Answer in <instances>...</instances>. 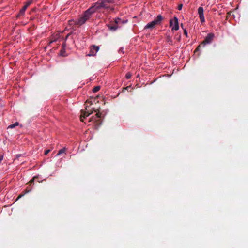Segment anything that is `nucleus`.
Listing matches in <instances>:
<instances>
[{"instance_id": "obj_31", "label": "nucleus", "mask_w": 248, "mask_h": 248, "mask_svg": "<svg viewBox=\"0 0 248 248\" xmlns=\"http://www.w3.org/2000/svg\"><path fill=\"white\" fill-rule=\"evenodd\" d=\"M69 35H70V34H68L66 35V37H65V40H64V41H65L67 39V38H68V37H69Z\"/></svg>"}, {"instance_id": "obj_17", "label": "nucleus", "mask_w": 248, "mask_h": 248, "mask_svg": "<svg viewBox=\"0 0 248 248\" xmlns=\"http://www.w3.org/2000/svg\"><path fill=\"white\" fill-rule=\"evenodd\" d=\"M26 9H25L24 8H22L20 11H19V14H18L17 15V16H22L24 14L25 11H26Z\"/></svg>"}, {"instance_id": "obj_22", "label": "nucleus", "mask_w": 248, "mask_h": 248, "mask_svg": "<svg viewBox=\"0 0 248 248\" xmlns=\"http://www.w3.org/2000/svg\"><path fill=\"white\" fill-rule=\"evenodd\" d=\"M131 77V74L130 73H127L125 75V78L127 79H130Z\"/></svg>"}, {"instance_id": "obj_36", "label": "nucleus", "mask_w": 248, "mask_h": 248, "mask_svg": "<svg viewBox=\"0 0 248 248\" xmlns=\"http://www.w3.org/2000/svg\"><path fill=\"white\" fill-rule=\"evenodd\" d=\"M23 195H24V194H23V195H20L18 197V198H19L21 197Z\"/></svg>"}, {"instance_id": "obj_35", "label": "nucleus", "mask_w": 248, "mask_h": 248, "mask_svg": "<svg viewBox=\"0 0 248 248\" xmlns=\"http://www.w3.org/2000/svg\"><path fill=\"white\" fill-rule=\"evenodd\" d=\"M61 55H62V56H64L63 53H62V50H61Z\"/></svg>"}, {"instance_id": "obj_30", "label": "nucleus", "mask_w": 248, "mask_h": 248, "mask_svg": "<svg viewBox=\"0 0 248 248\" xmlns=\"http://www.w3.org/2000/svg\"><path fill=\"white\" fill-rule=\"evenodd\" d=\"M126 22H127V20H125V21H124V20H123V21H122V20H121V23H122V24H124V23H126Z\"/></svg>"}, {"instance_id": "obj_4", "label": "nucleus", "mask_w": 248, "mask_h": 248, "mask_svg": "<svg viewBox=\"0 0 248 248\" xmlns=\"http://www.w3.org/2000/svg\"><path fill=\"white\" fill-rule=\"evenodd\" d=\"M101 114L99 112H96L95 116H93L89 119V122L93 124L95 128H98L101 124Z\"/></svg>"}, {"instance_id": "obj_26", "label": "nucleus", "mask_w": 248, "mask_h": 248, "mask_svg": "<svg viewBox=\"0 0 248 248\" xmlns=\"http://www.w3.org/2000/svg\"><path fill=\"white\" fill-rule=\"evenodd\" d=\"M151 24L154 26L155 28L156 25H157L156 23L153 20L152 22H150Z\"/></svg>"}, {"instance_id": "obj_39", "label": "nucleus", "mask_w": 248, "mask_h": 248, "mask_svg": "<svg viewBox=\"0 0 248 248\" xmlns=\"http://www.w3.org/2000/svg\"><path fill=\"white\" fill-rule=\"evenodd\" d=\"M29 192V191H27L26 192V193H28Z\"/></svg>"}, {"instance_id": "obj_23", "label": "nucleus", "mask_w": 248, "mask_h": 248, "mask_svg": "<svg viewBox=\"0 0 248 248\" xmlns=\"http://www.w3.org/2000/svg\"><path fill=\"white\" fill-rule=\"evenodd\" d=\"M119 53H122V54L124 53V48L123 47H121L119 50Z\"/></svg>"}, {"instance_id": "obj_14", "label": "nucleus", "mask_w": 248, "mask_h": 248, "mask_svg": "<svg viewBox=\"0 0 248 248\" xmlns=\"http://www.w3.org/2000/svg\"><path fill=\"white\" fill-rule=\"evenodd\" d=\"M19 125L18 122H16L13 124H10L7 127V129H13L15 128L16 126H18Z\"/></svg>"}, {"instance_id": "obj_15", "label": "nucleus", "mask_w": 248, "mask_h": 248, "mask_svg": "<svg viewBox=\"0 0 248 248\" xmlns=\"http://www.w3.org/2000/svg\"><path fill=\"white\" fill-rule=\"evenodd\" d=\"M112 21L115 23V24H117L118 26L121 23V19L118 17L114 19V20Z\"/></svg>"}, {"instance_id": "obj_20", "label": "nucleus", "mask_w": 248, "mask_h": 248, "mask_svg": "<svg viewBox=\"0 0 248 248\" xmlns=\"http://www.w3.org/2000/svg\"><path fill=\"white\" fill-rule=\"evenodd\" d=\"M100 89V87L99 86H95L94 87V88L93 89V93H96L98 92Z\"/></svg>"}, {"instance_id": "obj_6", "label": "nucleus", "mask_w": 248, "mask_h": 248, "mask_svg": "<svg viewBox=\"0 0 248 248\" xmlns=\"http://www.w3.org/2000/svg\"><path fill=\"white\" fill-rule=\"evenodd\" d=\"M170 25L172 27V30L177 31L179 29L178 19L176 17H174L173 20L170 21Z\"/></svg>"}, {"instance_id": "obj_1", "label": "nucleus", "mask_w": 248, "mask_h": 248, "mask_svg": "<svg viewBox=\"0 0 248 248\" xmlns=\"http://www.w3.org/2000/svg\"><path fill=\"white\" fill-rule=\"evenodd\" d=\"M98 10L97 6L94 4L93 5L86 10L78 20L76 21H70V24L73 22L76 25L81 26L90 19L92 17L93 14Z\"/></svg>"}, {"instance_id": "obj_8", "label": "nucleus", "mask_w": 248, "mask_h": 248, "mask_svg": "<svg viewBox=\"0 0 248 248\" xmlns=\"http://www.w3.org/2000/svg\"><path fill=\"white\" fill-rule=\"evenodd\" d=\"M99 47L95 45L91 46L90 52L88 54L89 56H94L96 55V53L98 51Z\"/></svg>"}, {"instance_id": "obj_19", "label": "nucleus", "mask_w": 248, "mask_h": 248, "mask_svg": "<svg viewBox=\"0 0 248 248\" xmlns=\"http://www.w3.org/2000/svg\"><path fill=\"white\" fill-rule=\"evenodd\" d=\"M65 151V149L64 148H62V149H61V150H60L58 152V153H57V155H61L62 154V153H64Z\"/></svg>"}, {"instance_id": "obj_34", "label": "nucleus", "mask_w": 248, "mask_h": 248, "mask_svg": "<svg viewBox=\"0 0 248 248\" xmlns=\"http://www.w3.org/2000/svg\"><path fill=\"white\" fill-rule=\"evenodd\" d=\"M65 46V43L62 44V47L64 48Z\"/></svg>"}, {"instance_id": "obj_25", "label": "nucleus", "mask_w": 248, "mask_h": 248, "mask_svg": "<svg viewBox=\"0 0 248 248\" xmlns=\"http://www.w3.org/2000/svg\"><path fill=\"white\" fill-rule=\"evenodd\" d=\"M151 24L154 26L155 28L156 25H157L156 23L153 20L152 22H150Z\"/></svg>"}, {"instance_id": "obj_37", "label": "nucleus", "mask_w": 248, "mask_h": 248, "mask_svg": "<svg viewBox=\"0 0 248 248\" xmlns=\"http://www.w3.org/2000/svg\"><path fill=\"white\" fill-rule=\"evenodd\" d=\"M181 26L182 28L183 29V24H181Z\"/></svg>"}, {"instance_id": "obj_12", "label": "nucleus", "mask_w": 248, "mask_h": 248, "mask_svg": "<svg viewBox=\"0 0 248 248\" xmlns=\"http://www.w3.org/2000/svg\"><path fill=\"white\" fill-rule=\"evenodd\" d=\"M163 17L161 15H158L154 21L158 25H160L163 20Z\"/></svg>"}, {"instance_id": "obj_7", "label": "nucleus", "mask_w": 248, "mask_h": 248, "mask_svg": "<svg viewBox=\"0 0 248 248\" xmlns=\"http://www.w3.org/2000/svg\"><path fill=\"white\" fill-rule=\"evenodd\" d=\"M85 108L86 110H81V111L80 120L82 122H84V120L93 113V111L88 109L87 106H86Z\"/></svg>"}, {"instance_id": "obj_29", "label": "nucleus", "mask_w": 248, "mask_h": 248, "mask_svg": "<svg viewBox=\"0 0 248 248\" xmlns=\"http://www.w3.org/2000/svg\"><path fill=\"white\" fill-rule=\"evenodd\" d=\"M3 159V155H0V163H1Z\"/></svg>"}, {"instance_id": "obj_11", "label": "nucleus", "mask_w": 248, "mask_h": 248, "mask_svg": "<svg viewBox=\"0 0 248 248\" xmlns=\"http://www.w3.org/2000/svg\"><path fill=\"white\" fill-rule=\"evenodd\" d=\"M61 38L60 33H56L55 34H53L52 35L51 40L50 41V43H52L54 42H56L60 40Z\"/></svg>"}, {"instance_id": "obj_5", "label": "nucleus", "mask_w": 248, "mask_h": 248, "mask_svg": "<svg viewBox=\"0 0 248 248\" xmlns=\"http://www.w3.org/2000/svg\"><path fill=\"white\" fill-rule=\"evenodd\" d=\"M215 37V34L213 33H208L207 36L205 37L204 41L198 46L197 48L196 49V51H198L199 50V48L201 47H204L206 44H209L212 43L214 38Z\"/></svg>"}, {"instance_id": "obj_24", "label": "nucleus", "mask_w": 248, "mask_h": 248, "mask_svg": "<svg viewBox=\"0 0 248 248\" xmlns=\"http://www.w3.org/2000/svg\"><path fill=\"white\" fill-rule=\"evenodd\" d=\"M182 7H183V4H179L178 6V9L179 10H182Z\"/></svg>"}, {"instance_id": "obj_21", "label": "nucleus", "mask_w": 248, "mask_h": 248, "mask_svg": "<svg viewBox=\"0 0 248 248\" xmlns=\"http://www.w3.org/2000/svg\"><path fill=\"white\" fill-rule=\"evenodd\" d=\"M32 0H28L26 3L25 5H27V6L28 7L32 3Z\"/></svg>"}, {"instance_id": "obj_13", "label": "nucleus", "mask_w": 248, "mask_h": 248, "mask_svg": "<svg viewBox=\"0 0 248 248\" xmlns=\"http://www.w3.org/2000/svg\"><path fill=\"white\" fill-rule=\"evenodd\" d=\"M166 42L169 45H172L173 44V41L170 35H167L166 36Z\"/></svg>"}, {"instance_id": "obj_10", "label": "nucleus", "mask_w": 248, "mask_h": 248, "mask_svg": "<svg viewBox=\"0 0 248 248\" xmlns=\"http://www.w3.org/2000/svg\"><path fill=\"white\" fill-rule=\"evenodd\" d=\"M107 26L109 30L113 31H116L119 27L112 20L108 24Z\"/></svg>"}, {"instance_id": "obj_18", "label": "nucleus", "mask_w": 248, "mask_h": 248, "mask_svg": "<svg viewBox=\"0 0 248 248\" xmlns=\"http://www.w3.org/2000/svg\"><path fill=\"white\" fill-rule=\"evenodd\" d=\"M26 9H25L24 8H22L20 11H19V14H18L17 15V16H22L24 14L25 11H26Z\"/></svg>"}, {"instance_id": "obj_33", "label": "nucleus", "mask_w": 248, "mask_h": 248, "mask_svg": "<svg viewBox=\"0 0 248 248\" xmlns=\"http://www.w3.org/2000/svg\"><path fill=\"white\" fill-rule=\"evenodd\" d=\"M34 179H35V177H34L33 179L31 180L30 181V182L31 183H32V182L34 181Z\"/></svg>"}, {"instance_id": "obj_27", "label": "nucleus", "mask_w": 248, "mask_h": 248, "mask_svg": "<svg viewBox=\"0 0 248 248\" xmlns=\"http://www.w3.org/2000/svg\"><path fill=\"white\" fill-rule=\"evenodd\" d=\"M183 30H184V33L186 37H187V36H188V35H188V33H187V31L186 30V29H183Z\"/></svg>"}, {"instance_id": "obj_16", "label": "nucleus", "mask_w": 248, "mask_h": 248, "mask_svg": "<svg viewBox=\"0 0 248 248\" xmlns=\"http://www.w3.org/2000/svg\"><path fill=\"white\" fill-rule=\"evenodd\" d=\"M154 27V26L151 24V23L150 22L149 23H148L144 27V29H153Z\"/></svg>"}, {"instance_id": "obj_2", "label": "nucleus", "mask_w": 248, "mask_h": 248, "mask_svg": "<svg viewBox=\"0 0 248 248\" xmlns=\"http://www.w3.org/2000/svg\"><path fill=\"white\" fill-rule=\"evenodd\" d=\"M98 10L97 6L94 4L93 5L86 10L78 20L76 21H70V24L73 22L76 25L81 26L90 19L92 17L93 14Z\"/></svg>"}, {"instance_id": "obj_28", "label": "nucleus", "mask_w": 248, "mask_h": 248, "mask_svg": "<svg viewBox=\"0 0 248 248\" xmlns=\"http://www.w3.org/2000/svg\"><path fill=\"white\" fill-rule=\"evenodd\" d=\"M50 152V150H46L45 151V155H47Z\"/></svg>"}, {"instance_id": "obj_9", "label": "nucleus", "mask_w": 248, "mask_h": 248, "mask_svg": "<svg viewBox=\"0 0 248 248\" xmlns=\"http://www.w3.org/2000/svg\"><path fill=\"white\" fill-rule=\"evenodd\" d=\"M198 13L199 16L200 21L202 23L205 22V18L204 16V10L202 7H199L198 9Z\"/></svg>"}, {"instance_id": "obj_38", "label": "nucleus", "mask_w": 248, "mask_h": 248, "mask_svg": "<svg viewBox=\"0 0 248 248\" xmlns=\"http://www.w3.org/2000/svg\"><path fill=\"white\" fill-rule=\"evenodd\" d=\"M89 102V101H87V102H86V104H87V103H88Z\"/></svg>"}, {"instance_id": "obj_3", "label": "nucleus", "mask_w": 248, "mask_h": 248, "mask_svg": "<svg viewBox=\"0 0 248 248\" xmlns=\"http://www.w3.org/2000/svg\"><path fill=\"white\" fill-rule=\"evenodd\" d=\"M115 1L116 0H99L94 4L99 10L103 8L107 12H112L114 11V7L110 4L115 3Z\"/></svg>"}, {"instance_id": "obj_32", "label": "nucleus", "mask_w": 248, "mask_h": 248, "mask_svg": "<svg viewBox=\"0 0 248 248\" xmlns=\"http://www.w3.org/2000/svg\"><path fill=\"white\" fill-rule=\"evenodd\" d=\"M28 8V7L27 6V5H26L25 4V5L23 7V8H24L25 9H27V8Z\"/></svg>"}]
</instances>
